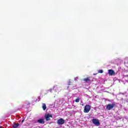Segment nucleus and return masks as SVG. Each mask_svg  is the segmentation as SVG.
Masks as SVG:
<instances>
[{
    "instance_id": "obj_1",
    "label": "nucleus",
    "mask_w": 128,
    "mask_h": 128,
    "mask_svg": "<svg viewBox=\"0 0 128 128\" xmlns=\"http://www.w3.org/2000/svg\"><path fill=\"white\" fill-rule=\"evenodd\" d=\"M84 82H85L86 84H92V82H94V80H90V77H87L83 79Z\"/></svg>"
},
{
    "instance_id": "obj_2",
    "label": "nucleus",
    "mask_w": 128,
    "mask_h": 128,
    "mask_svg": "<svg viewBox=\"0 0 128 128\" xmlns=\"http://www.w3.org/2000/svg\"><path fill=\"white\" fill-rule=\"evenodd\" d=\"M92 122L94 124H95V126H100V120L96 118L92 119Z\"/></svg>"
},
{
    "instance_id": "obj_3",
    "label": "nucleus",
    "mask_w": 128,
    "mask_h": 128,
    "mask_svg": "<svg viewBox=\"0 0 128 128\" xmlns=\"http://www.w3.org/2000/svg\"><path fill=\"white\" fill-rule=\"evenodd\" d=\"M90 110V105H86L85 106L84 112L86 113H88Z\"/></svg>"
},
{
    "instance_id": "obj_4",
    "label": "nucleus",
    "mask_w": 128,
    "mask_h": 128,
    "mask_svg": "<svg viewBox=\"0 0 128 128\" xmlns=\"http://www.w3.org/2000/svg\"><path fill=\"white\" fill-rule=\"evenodd\" d=\"M44 118L46 122H48V120H50V118H52V114H45Z\"/></svg>"
},
{
    "instance_id": "obj_5",
    "label": "nucleus",
    "mask_w": 128,
    "mask_h": 128,
    "mask_svg": "<svg viewBox=\"0 0 128 128\" xmlns=\"http://www.w3.org/2000/svg\"><path fill=\"white\" fill-rule=\"evenodd\" d=\"M57 124H64V120L62 118H61L60 119H58L57 120Z\"/></svg>"
},
{
    "instance_id": "obj_6",
    "label": "nucleus",
    "mask_w": 128,
    "mask_h": 128,
    "mask_svg": "<svg viewBox=\"0 0 128 128\" xmlns=\"http://www.w3.org/2000/svg\"><path fill=\"white\" fill-rule=\"evenodd\" d=\"M37 122H38V124H44V118L38 119L37 120Z\"/></svg>"
},
{
    "instance_id": "obj_7",
    "label": "nucleus",
    "mask_w": 128,
    "mask_h": 128,
    "mask_svg": "<svg viewBox=\"0 0 128 128\" xmlns=\"http://www.w3.org/2000/svg\"><path fill=\"white\" fill-rule=\"evenodd\" d=\"M112 108V104H108L106 105V110H110Z\"/></svg>"
},
{
    "instance_id": "obj_8",
    "label": "nucleus",
    "mask_w": 128,
    "mask_h": 128,
    "mask_svg": "<svg viewBox=\"0 0 128 128\" xmlns=\"http://www.w3.org/2000/svg\"><path fill=\"white\" fill-rule=\"evenodd\" d=\"M42 108L43 110H46V104H42Z\"/></svg>"
},
{
    "instance_id": "obj_9",
    "label": "nucleus",
    "mask_w": 128,
    "mask_h": 128,
    "mask_svg": "<svg viewBox=\"0 0 128 128\" xmlns=\"http://www.w3.org/2000/svg\"><path fill=\"white\" fill-rule=\"evenodd\" d=\"M68 86H74V84H72V80H69L68 83Z\"/></svg>"
},
{
    "instance_id": "obj_10",
    "label": "nucleus",
    "mask_w": 128,
    "mask_h": 128,
    "mask_svg": "<svg viewBox=\"0 0 128 128\" xmlns=\"http://www.w3.org/2000/svg\"><path fill=\"white\" fill-rule=\"evenodd\" d=\"M18 126H20V124L18 123V124H14V126H13V128H18Z\"/></svg>"
},
{
    "instance_id": "obj_11",
    "label": "nucleus",
    "mask_w": 128,
    "mask_h": 128,
    "mask_svg": "<svg viewBox=\"0 0 128 128\" xmlns=\"http://www.w3.org/2000/svg\"><path fill=\"white\" fill-rule=\"evenodd\" d=\"M80 98L78 97L75 100L76 102H80Z\"/></svg>"
},
{
    "instance_id": "obj_12",
    "label": "nucleus",
    "mask_w": 128,
    "mask_h": 128,
    "mask_svg": "<svg viewBox=\"0 0 128 128\" xmlns=\"http://www.w3.org/2000/svg\"><path fill=\"white\" fill-rule=\"evenodd\" d=\"M108 74L110 76H112V70H109Z\"/></svg>"
},
{
    "instance_id": "obj_13",
    "label": "nucleus",
    "mask_w": 128,
    "mask_h": 128,
    "mask_svg": "<svg viewBox=\"0 0 128 128\" xmlns=\"http://www.w3.org/2000/svg\"><path fill=\"white\" fill-rule=\"evenodd\" d=\"M104 72V70H98V74H102Z\"/></svg>"
},
{
    "instance_id": "obj_14",
    "label": "nucleus",
    "mask_w": 128,
    "mask_h": 128,
    "mask_svg": "<svg viewBox=\"0 0 128 128\" xmlns=\"http://www.w3.org/2000/svg\"><path fill=\"white\" fill-rule=\"evenodd\" d=\"M56 88H58V86H57V85H55V86H54V90H56Z\"/></svg>"
},
{
    "instance_id": "obj_15",
    "label": "nucleus",
    "mask_w": 128,
    "mask_h": 128,
    "mask_svg": "<svg viewBox=\"0 0 128 128\" xmlns=\"http://www.w3.org/2000/svg\"><path fill=\"white\" fill-rule=\"evenodd\" d=\"M116 74V72H114V71L112 70V75L114 76Z\"/></svg>"
},
{
    "instance_id": "obj_16",
    "label": "nucleus",
    "mask_w": 128,
    "mask_h": 128,
    "mask_svg": "<svg viewBox=\"0 0 128 128\" xmlns=\"http://www.w3.org/2000/svg\"><path fill=\"white\" fill-rule=\"evenodd\" d=\"M24 122V120H22V121L21 122V124H22Z\"/></svg>"
},
{
    "instance_id": "obj_17",
    "label": "nucleus",
    "mask_w": 128,
    "mask_h": 128,
    "mask_svg": "<svg viewBox=\"0 0 128 128\" xmlns=\"http://www.w3.org/2000/svg\"><path fill=\"white\" fill-rule=\"evenodd\" d=\"M16 117L18 118H20V117L18 115H16Z\"/></svg>"
},
{
    "instance_id": "obj_18",
    "label": "nucleus",
    "mask_w": 128,
    "mask_h": 128,
    "mask_svg": "<svg viewBox=\"0 0 128 128\" xmlns=\"http://www.w3.org/2000/svg\"><path fill=\"white\" fill-rule=\"evenodd\" d=\"M76 78H78V77L74 78V80H76Z\"/></svg>"
},
{
    "instance_id": "obj_19",
    "label": "nucleus",
    "mask_w": 128,
    "mask_h": 128,
    "mask_svg": "<svg viewBox=\"0 0 128 128\" xmlns=\"http://www.w3.org/2000/svg\"><path fill=\"white\" fill-rule=\"evenodd\" d=\"M52 89H50L49 90H50V92H52Z\"/></svg>"
},
{
    "instance_id": "obj_20",
    "label": "nucleus",
    "mask_w": 128,
    "mask_h": 128,
    "mask_svg": "<svg viewBox=\"0 0 128 128\" xmlns=\"http://www.w3.org/2000/svg\"><path fill=\"white\" fill-rule=\"evenodd\" d=\"M114 104H112V108H114Z\"/></svg>"
},
{
    "instance_id": "obj_21",
    "label": "nucleus",
    "mask_w": 128,
    "mask_h": 128,
    "mask_svg": "<svg viewBox=\"0 0 128 128\" xmlns=\"http://www.w3.org/2000/svg\"><path fill=\"white\" fill-rule=\"evenodd\" d=\"M96 74H94V76H96Z\"/></svg>"
},
{
    "instance_id": "obj_22",
    "label": "nucleus",
    "mask_w": 128,
    "mask_h": 128,
    "mask_svg": "<svg viewBox=\"0 0 128 128\" xmlns=\"http://www.w3.org/2000/svg\"><path fill=\"white\" fill-rule=\"evenodd\" d=\"M0 128H3L2 126H0Z\"/></svg>"
},
{
    "instance_id": "obj_23",
    "label": "nucleus",
    "mask_w": 128,
    "mask_h": 128,
    "mask_svg": "<svg viewBox=\"0 0 128 128\" xmlns=\"http://www.w3.org/2000/svg\"><path fill=\"white\" fill-rule=\"evenodd\" d=\"M36 100H38V99H36Z\"/></svg>"
}]
</instances>
